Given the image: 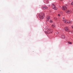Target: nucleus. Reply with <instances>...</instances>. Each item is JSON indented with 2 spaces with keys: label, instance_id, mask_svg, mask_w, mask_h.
Segmentation results:
<instances>
[{
  "label": "nucleus",
  "instance_id": "obj_1",
  "mask_svg": "<svg viewBox=\"0 0 73 73\" xmlns=\"http://www.w3.org/2000/svg\"><path fill=\"white\" fill-rule=\"evenodd\" d=\"M46 29H47L46 31H45L44 32L45 33L48 34L49 33H52V32H53V30L52 29H48L46 28Z\"/></svg>",
  "mask_w": 73,
  "mask_h": 73
},
{
  "label": "nucleus",
  "instance_id": "obj_2",
  "mask_svg": "<svg viewBox=\"0 0 73 73\" xmlns=\"http://www.w3.org/2000/svg\"><path fill=\"white\" fill-rule=\"evenodd\" d=\"M39 16L40 19H44V18L45 17L44 14L42 13H41L39 14Z\"/></svg>",
  "mask_w": 73,
  "mask_h": 73
},
{
  "label": "nucleus",
  "instance_id": "obj_3",
  "mask_svg": "<svg viewBox=\"0 0 73 73\" xmlns=\"http://www.w3.org/2000/svg\"><path fill=\"white\" fill-rule=\"evenodd\" d=\"M51 7L53 9H55V10H57V8L56 7V6H55V5L53 4L52 5Z\"/></svg>",
  "mask_w": 73,
  "mask_h": 73
},
{
  "label": "nucleus",
  "instance_id": "obj_4",
  "mask_svg": "<svg viewBox=\"0 0 73 73\" xmlns=\"http://www.w3.org/2000/svg\"><path fill=\"white\" fill-rule=\"evenodd\" d=\"M50 17L49 16H47L46 17V21H47V22H48V21H49V20L50 19Z\"/></svg>",
  "mask_w": 73,
  "mask_h": 73
},
{
  "label": "nucleus",
  "instance_id": "obj_5",
  "mask_svg": "<svg viewBox=\"0 0 73 73\" xmlns=\"http://www.w3.org/2000/svg\"><path fill=\"white\" fill-rule=\"evenodd\" d=\"M62 9L63 11H65L67 9V7L66 6H64L63 7H62Z\"/></svg>",
  "mask_w": 73,
  "mask_h": 73
},
{
  "label": "nucleus",
  "instance_id": "obj_6",
  "mask_svg": "<svg viewBox=\"0 0 73 73\" xmlns=\"http://www.w3.org/2000/svg\"><path fill=\"white\" fill-rule=\"evenodd\" d=\"M66 12V13H70L71 12V11H70V10H67Z\"/></svg>",
  "mask_w": 73,
  "mask_h": 73
},
{
  "label": "nucleus",
  "instance_id": "obj_7",
  "mask_svg": "<svg viewBox=\"0 0 73 73\" xmlns=\"http://www.w3.org/2000/svg\"><path fill=\"white\" fill-rule=\"evenodd\" d=\"M42 8L44 9H47V8H48V7L45 6H44L42 7Z\"/></svg>",
  "mask_w": 73,
  "mask_h": 73
},
{
  "label": "nucleus",
  "instance_id": "obj_8",
  "mask_svg": "<svg viewBox=\"0 0 73 73\" xmlns=\"http://www.w3.org/2000/svg\"><path fill=\"white\" fill-rule=\"evenodd\" d=\"M65 30L66 31H69V30L68 29V27H66L65 28Z\"/></svg>",
  "mask_w": 73,
  "mask_h": 73
},
{
  "label": "nucleus",
  "instance_id": "obj_9",
  "mask_svg": "<svg viewBox=\"0 0 73 73\" xmlns=\"http://www.w3.org/2000/svg\"><path fill=\"white\" fill-rule=\"evenodd\" d=\"M62 38H65V35H62L61 36V37Z\"/></svg>",
  "mask_w": 73,
  "mask_h": 73
},
{
  "label": "nucleus",
  "instance_id": "obj_10",
  "mask_svg": "<svg viewBox=\"0 0 73 73\" xmlns=\"http://www.w3.org/2000/svg\"><path fill=\"white\" fill-rule=\"evenodd\" d=\"M70 21L68 20H66V24H67V23H70Z\"/></svg>",
  "mask_w": 73,
  "mask_h": 73
},
{
  "label": "nucleus",
  "instance_id": "obj_11",
  "mask_svg": "<svg viewBox=\"0 0 73 73\" xmlns=\"http://www.w3.org/2000/svg\"><path fill=\"white\" fill-rule=\"evenodd\" d=\"M55 24H53L52 25V28H55Z\"/></svg>",
  "mask_w": 73,
  "mask_h": 73
},
{
  "label": "nucleus",
  "instance_id": "obj_12",
  "mask_svg": "<svg viewBox=\"0 0 73 73\" xmlns=\"http://www.w3.org/2000/svg\"><path fill=\"white\" fill-rule=\"evenodd\" d=\"M63 21L64 23H66V20H63Z\"/></svg>",
  "mask_w": 73,
  "mask_h": 73
},
{
  "label": "nucleus",
  "instance_id": "obj_13",
  "mask_svg": "<svg viewBox=\"0 0 73 73\" xmlns=\"http://www.w3.org/2000/svg\"><path fill=\"white\" fill-rule=\"evenodd\" d=\"M68 43L69 44H72V42H68Z\"/></svg>",
  "mask_w": 73,
  "mask_h": 73
},
{
  "label": "nucleus",
  "instance_id": "obj_14",
  "mask_svg": "<svg viewBox=\"0 0 73 73\" xmlns=\"http://www.w3.org/2000/svg\"><path fill=\"white\" fill-rule=\"evenodd\" d=\"M50 23H53V21L52 20H50Z\"/></svg>",
  "mask_w": 73,
  "mask_h": 73
},
{
  "label": "nucleus",
  "instance_id": "obj_15",
  "mask_svg": "<svg viewBox=\"0 0 73 73\" xmlns=\"http://www.w3.org/2000/svg\"><path fill=\"white\" fill-rule=\"evenodd\" d=\"M54 20H57V18H54Z\"/></svg>",
  "mask_w": 73,
  "mask_h": 73
},
{
  "label": "nucleus",
  "instance_id": "obj_16",
  "mask_svg": "<svg viewBox=\"0 0 73 73\" xmlns=\"http://www.w3.org/2000/svg\"><path fill=\"white\" fill-rule=\"evenodd\" d=\"M58 16H60V14H58Z\"/></svg>",
  "mask_w": 73,
  "mask_h": 73
},
{
  "label": "nucleus",
  "instance_id": "obj_17",
  "mask_svg": "<svg viewBox=\"0 0 73 73\" xmlns=\"http://www.w3.org/2000/svg\"><path fill=\"white\" fill-rule=\"evenodd\" d=\"M71 5H73V2H72V3H71Z\"/></svg>",
  "mask_w": 73,
  "mask_h": 73
},
{
  "label": "nucleus",
  "instance_id": "obj_18",
  "mask_svg": "<svg viewBox=\"0 0 73 73\" xmlns=\"http://www.w3.org/2000/svg\"><path fill=\"white\" fill-rule=\"evenodd\" d=\"M56 34H58V32H56Z\"/></svg>",
  "mask_w": 73,
  "mask_h": 73
},
{
  "label": "nucleus",
  "instance_id": "obj_19",
  "mask_svg": "<svg viewBox=\"0 0 73 73\" xmlns=\"http://www.w3.org/2000/svg\"><path fill=\"white\" fill-rule=\"evenodd\" d=\"M63 19H65V18L63 17Z\"/></svg>",
  "mask_w": 73,
  "mask_h": 73
},
{
  "label": "nucleus",
  "instance_id": "obj_20",
  "mask_svg": "<svg viewBox=\"0 0 73 73\" xmlns=\"http://www.w3.org/2000/svg\"><path fill=\"white\" fill-rule=\"evenodd\" d=\"M72 28H73V26H72Z\"/></svg>",
  "mask_w": 73,
  "mask_h": 73
},
{
  "label": "nucleus",
  "instance_id": "obj_21",
  "mask_svg": "<svg viewBox=\"0 0 73 73\" xmlns=\"http://www.w3.org/2000/svg\"><path fill=\"white\" fill-rule=\"evenodd\" d=\"M68 32H70L69 31H68Z\"/></svg>",
  "mask_w": 73,
  "mask_h": 73
},
{
  "label": "nucleus",
  "instance_id": "obj_22",
  "mask_svg": "<svg viewBox=\"0 0 73 73\" xmlns=\"http://www.w3.org/2000/svg\"><path fill=\"white\" fill-rule=\"evenodd\" d=\"M61 1H62V0H60Z\"/></svg>",
  "mask_w": 73,
  "mask_h": 73
}]
</instances>
